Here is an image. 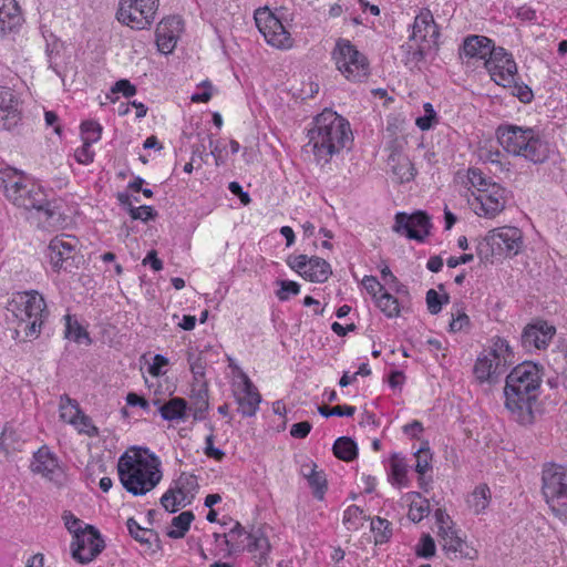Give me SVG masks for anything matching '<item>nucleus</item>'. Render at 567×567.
<instances>
[{"mask_svg": "<svg viewBox=\"0 0 567 567\" xmlns=\"http://www.w3.org/2000/svg\"><path fill=\"white\" fill-rule=\"evenodd\" d=\"M542 370L530 361L517 364L506 377L505 406L519 424H532L533 406L539 396Z\"/></svg>", "mask_w": 567, "mask_h": 567, "instance_id": "f257e3e1", "label": "nucleus"}, {"mask_svg": "<svg viewBox=\"0 0 567 567\" xmlns=\"http://www.w3.org/2000/svg\"><path fill=\"white\" fill-rule=\"evenodd\" d=\"M309 143L318 162L328 163L330 158L352 142L349 122L337 112L326 109L312 121L308 131Z\"/></svg>", "mask_w": 567, "mask_h": 567, "instance_id": "f03ea898", "label": "nucleus"}, {"mask_svg": "<svg viewBox=\"0 0 567 567\" xmlns=\"http://www.w3.org/2000/svg\"><path fill=\"white\" fill-rule=\"evenodd\" d=\"M147 457L124 453L117 463V473L123 487L134 496H142L157 486L162 480L161 460L148 449Z\"/></svg>", "mask_w": 567, "mask_h": 567, "instance_id": "7ed1b4c3", "label": "nucleus"}, {"mask_svg": "<svg viewBox=\"0 0 567 567\" xmlns=\"http://www.w3.org/2000/svg\"><path fill=\"white\" fill-rule=\"evenodd\" d=\"M0 187L14 206L25 210L43 213L47 219L54 216V209L48 199L45 189L13 168L0 171Z\"/></svg>", "mask_w": 567, "mask_h": 567, "instance_id": "20e7f679", "label": "nucleus"}, {"mask_svg": "<svg viewBox=\"0 0 567 567\" xmlns=\"http://www.w3.org/2000/svg\"><path fill=\"white\" fill-rule=\"evenodd\" d=\"M496 137L503 148L514 155L520 156L533 164H543L549 158V143L539 130L514 124L499 125Z\"/></svg>", "mask_w": 567, "mask_h": 567, "instance_id": "39448f33", "label": "nucleus"}, {"mask_svg": "<svg viewBox=\"0 0 567 567\" xmlns=\"http://www.w3.org/2000/svg\"><path fill=\"white\" fill-rule=\"evenodd\" d=\"M7 310L12 313L18 326H24L27 338H38L49 311L41 293L37 290L17 292L9 300Z\"/></svg>", "mask_w": 567, "mask_h": 567, "instance_id": "423d86ee", "label": "nucleus"}, {"mask_svg": "<svg viewBox=\"0 0 567 567\" xmlns=\"http://www.w3.org/2000/svg\"><path fill=\"white\" fill-rule=\"evenodd\" d=\"M542 494L551 513L567 523V470L555 463L544 464Z\"/></svg>", "mask_w": 567, "mask_h": 567, "instance_id": "0eeeda50", "label": "nucleus"}, {"mask_svg": "<svg viewBox=\"0 0 567 567\" xmlns=\"http://www.w3.org/2000/svg\"><path fill=\"white\" fill-rule=\"evenodd\" d=\"M523 245L522 231L516 227H502L489 230L476 245V255L481 261H488L494 256H515Z\"/></svg>", "mask_w": 567, "mask_h": 567, "instance_id": "6e6552de", "label": "nucleus"}, {"mask_svg": "<svg viewBox=\"0 0 567 567\" xmlns=\"http://www.w3.org/2000/svg\"><path fill=\"white\" fill-rule=\"evenodd\" d=\"M331 55L347 80L360 82L369 75L368 59L349 40L338 39Z\"/></svg>", "mask_w": 567, "mask_h": 567, "instance_id": "1a4fd4ad", "label": "nucleus"}, {"mask_svg": "<svg viewBox=\"0 0 567 567\" xmlns=\"http://www.w3.org/2000/svg\"><path fill=\"white\" fill-rule=\"evenodd\" d=\"M159 0H120L117 20L137 30L148 29L154 22Z\"/></svg>", "mask_w": 567, "mask_h": 567, "instance_id": "9d476101", "label": "nucleus"}, {"mask_svg": "<svg viewBox=\"0 0 567 567\" xmlns=\"http://www.w3.org/2000/svg\"><path fill=\"white\" fill-rule=\"evenodd\" d=\"M105 548V542L100 530L93 525L85 524L83 532L76 534L71 543V556L79 564L93 561Z\"/></svg>", "mask_w": 567, "mask_h": 567, "instance_id": "9b49d317", "label": "nucleus"}, {"mask_svg": "<svg viewBox=\"0 0 567 567\" xmlns=\"http://www.w3.org/2000/svg\"><path fill=\"white\" fill-rule=\"evenodd\" d=\"M255 22L267 43L278 49H288L292 45L290 33L281 20L268 8H259L255 12Z\"/></svg>", "mask_w": 567, "mask_h": 567, "instance_id": "f8f14e48", "label": "nucleus"}, {"mask_svg": "<svg viewBox=\"0 0 567 567\" xmlns=\"http://www.w3.org/2000/svg\"><path fill=\"white\" fill-rule=\"evenodd\" d=\"M432 228L431 218L424 210H416L412 214L399 212L394 216L392 230L404 235L409 239L423 243L430 235Z\"/></svg>", "mask_w": 567, "mask_h": 567, "instance_id": "ddd939ff", "label": "nucleus"}, {"mask_svg": "<svg viewBox=\"0 0 567 567\" xmlns=\"http://www.w3.org/2000/svg\"><path fill=\"white\" fill-rule=\"evenodd\" d=\"M247 544L243 542H230L225 537V546L227 547L226 557L243 553L247 550L258 558L259 563H264L270 551V543L261 528H252L246 535Z\"/></svg>", "mask_w": 567, "mask_h": 567, "instance_id": "4468645a", "label": "nucleus"}, {"mask_svg": "<svg viewBox=\"0 0 567 567\" xmlns=\"http://www.w3.org/2000/svg\"><path fill=\"white\" fill-rule=\"evenodd\" d=\"M509 192L502 185H492L491 188L481 189L475 196L478 206L474 208L478 216L493 218L504 210Z\"/></svg>", "mask_w": 567, "mask_h": 567, "instance_id": "2eb2a0df", "label": "nucleus"}, {"mask_svg": "<svg viewBox=\"0 0 567 567\" xmlns=\"http://www.w3.org/2000/svg\"><path fill=\"white\" fill-rule=\"evenodd\" d=\"M69 238L65 235L56 236L48 246V257L55 271L71 272L74 267L75 246Z\"/></svg>", "mask_w": 567, "mask_h": 567, "instance_id": "dca6fc26", "label": "nucleus"}, {"mask_svg": "<svg viewBox=\"0 0 567 567\" xmlns=\"http://www.w3.org/2000/svg\"><path fill=\"white\" fill-rule=\"evenodd\" d=\"M439 536L443 550L450 558L475 559L477 557V550L471 547L453 526H441Z\"/></svg>", "mask_w": 567, "mask_h": 567, "instance_id": "f3484780", "label": "nucleus"}, {"mask_svg": "<svg viewBox=\"0 0 567 567\" xmlns=\"http://www.w3.org/2000/svg\"><path fill=\"white\" fill-rule=\"evenodd\" d=\"M555 332V327L544 321L527 324L522 332L520 344L526 352L545 349Z\"/></svg>", "mask_w": 567, "mask_h": 567, "instance_id": "a211bd4d", "label": "nucleus"}, {"mask_svg": "<svg viewBox=\"0 0 567 567\" xmlns=\"http://www.w3.org/2000/svg\"><path fill=\"white\" fill-rule=\"evenodd\" d=\"M21 121L19 101L7 86L0 85V130H12Z\"/></svg>", "mask_w": 567, "mask_h": 567, "instance_id": "6ab92c4d", "label": "nucleus"}, {"mask_svg": "<svg viewBox=\"0 0 567 567\" xmlns=\"http://www.w3.org/2000/svg\"><path fill=\"white\" fill-rule=\"evenodd\" d=\"M504 371L505 368L496 360V354L491 351L480 355L473 368V373L480 383L496 382Z\"/></svg>", "mask_w": 567, "mask_h": 567, "instance_id": "aec40b11", "label": "nucleus"}, {"mask_svg": "<svg viewBox=\"0 0 567 567\" xmlns=\"http://www.w3.org/2000/svg\"><path fill=\"white\" fill-rule=\"evenodd\" d=\"M243 395L237 396L238 411L243 416H254L261 402V395L257 386L251 382L247 374L243 373Z\"/></svg>", "mask_w": 567, "mask_h": 567, "instance_id": "412c9836", "label": "nucleus"}, {"mask_svg": "<svg viewBox=\"0 0 567 567\" xmlns=\"http://www.w3.org/2000/svg\"><path fill=\"white\" fill-rule=\"evenodd\" d=\"M489 48H492V40L487 37L468 35L463 41V45L460 50V56L485 61L487 53H491Z\"/></svg>", "mask_w": 567, "mask_h": 567, "instance_id": "4be33fe9", "label": "nucleus"}, {"mask_svg": "<svg viewBox=\"0 0 567 567\" xmlns=\"http://www.w3.org/2000/svg\"><path fill=\"white\" fill-rule=\"evenodd\" d=\"M58 466L56 457L47 446L40 447L33 454V461L30 465L33 473L41 474L49 480L53 478V474Z\"/></svg>", "mask_w": 567, "mask_h": 567, "instance_id": "5701e85b", "label": "nucleus"}, {"mask_svg": "<svg viewBox=\"0 0 567 567\" xmlns=\"http://www.w3.org/2000/svg\"><path fill=\"white\" fill-rule=\"evenodd\" d=\"M7 7L0 10V35L17 31L23 21L20 7L16 0H6Z\"/></svg>", "mask_w": 567, "mask_h": 567, "instance_id": "b1692460", "label": "nucleus"}, {"mask_svg": "<svg viewBox=\"0 0 567 567\" xmlns=\"http://www.w3.org/2000/svg\"><path fill=\"white\" fill-rule=\"evenodd\" d=\"M388 164L391 166L393 175L400 183L412 181L416 174L414 165L405 155L392 153L388 158Z\"/></svg>", "mask_w": 567, "mask_h": 567, "instance_id": "393cba45", "label": "nucleus"}, {"mask_svg": "<svg viewBox=\"0 0 567 567\" xmlns=\"http://www.w3.org/2000/svg\"><path fill=\"white\" fill-rule=\"evenodd\" d=\"M332 275L330 264L318 256L310 257L309 264H307L306 270H303L302 278L311 282H326Z\"/></svg>", "mask_w": 567, "mask_h": 567, "instance_id": "a878e982", "label": "nucleus"}, {"mask_svg": "<svg viewBox=\"0 0 567 567\" xmlns=\"http://www.w3.org/2000/svg\"><path fill=\"white\" fill-rule=\"evenodd\" d=\"M492 80L504 87L512 86L514 75L517 74V65L513 56L504 58L501 63L495 64V70L488 71Z\"/></svg>", "mask_w": 567, "mask_h": 567, "instance_id": "bb28decb", "label": "nucleus"}, {"mask_svg": "<svg viewBox=\"0 0 567 567\" xmlns=\"http://www.w3.org/2000/svg\"><path fill=\"white\" fill-rule=\"evenodd\" d=\"M158 405L161 416L166 421L184 420L187 411V402L183 398H172L168 402L161 404L157 399L154 401Z\"/></svg>", "mask_w": 567, "mask_h": 567, "instance_id": "cd10ccee", "label": "nucleus"}, {"mask_svg": "<svg viewBox=\"0 0 567 567\" xmlns=\"http://www.w3.org/2000/svg\"><path fill=\"white\" fill-rule=\"evenodd\" d=\"M192 408L194 410V419L195 420H204L205 413L209 408L208 402V388L206 382L199 383L197 381L196 384L193 385L192 393Z\"/></svg>", "mask_w": 567, "mask_h": 567, "instance_id": "c85d7f7f", "label": "nucleus"}, {"mask_svg": "<svg viewBox=\"0 0 567 567\" xmlns=\"http://www.w3.org/2000/svg\"><path fill=\"white\" fill-rule=\"evenodd\" d=\"M435 21L431 11L423 9L414 19V23L412 25V34L409 39L416 40L420 38L421 41H426L430 30H432Z\"/></svg>", "mask_w": 567, "mask_h": 567, "instance_id": "c756f323", "label": "nucleus"}, {"mask_svg": "<svg viewBox=\"0 0 567 567\" xmlns=\"http://www.w3.org/2000/svg\"><path fill=\"white\" fill-rule=\"evenodd\" d=\"M491 501V491L486 484H481L467 496L468 508L476 515L483 513Z\"/></svg>", "mask_w": 567, "mask_h": 567, "instance_id": "7c9ffc66", "label": "nucleus"}, {"mask_svg": "<svg viewBox=\"0 0 567 567\" xmlns=\"http://www.w3.org/2000/svg\"><path fill=\"white\" fill-rule=\"evenodd\" d=\"M173 488L183 502H186L187 499H190L192 502L195 496V492L199 488L197 476L183 472L175 481V487Z\"/></svg>", "mask_w": 567, "mask_h": 567, "instance_id": "2f4dec72", "label": "nucleus"}, {"mask_svg": "<svg viewBox=\"0 0 567 567\" xmlns=\"http://www.w3.org/2000/svg\"><path fill=\"white\" fill-rule=\"evenodd\" d=\"M333 454L343 462H351L358 456V445L349 436L338 437L332 446Z\"/></svg>", "mask_w": 567, "mask_h": 567, "instance_id": "473e14b6", "label": "nucleus"}, {"mask_svg": "<svg viewBox=\"0 0 567 567\" xmlns=\"http://www.w3.org/2000/svg\"><path fill=\"white\" fill-rule=\"evenodd\" d=\"M65 320V329L64 337L69 340H72L76 343H81L82 340H85L87 344L92 342L89 332L74 319L71 315L64 316Z\"/></svg>", "mask_w": 567, "mask_h": 567, "instance_id": "72a5a7b5", "label": "nucleus"}, {"mask_svg": "<svg viewBox=\"0 0 567 567\" xmlns=\"http://www.w3.org/2000/svg\"><path fill=\"white\" fill-rule=\"evenodd\" d=\"M126 526L130 535L141 544L151 545L152 538H154L155 542L157 543V547H159L158 534L155 530L141 527L140 524L133 517L127 519Z\"/></svg>", "mask_w": 567, "mask_h": 567, "instance_id": "f704fd0d", "label": "nucleus"}, {"mask_svg": "<svg viewBox=\"0 0 567 567\" xmlns=\"http://www.w3.org/2000/svg\"><path fill=\"white\" fill-rule=\"evenodd\" d=\"M194 518L195 516L190 511L183 512L178 516H175L172 519V526L174 528L167 532V536L173 539L183 538L188 532Z\"/></svg>", "mask_w": 567, "mask_h": 567, "instance_id": "c9c22d12", "label": "nucleus"}, {"mask_svg": "<svg viewBox=\"0 0 567 567\" xmlns=\"http://www.w3.org/2000/svg\"><path fill=\"white\" fill-rule=\"evenodd\" d=\"M81 413L82 410L76 400L71 399L68 394H63L60 398V417L63 421L70 424L75 423Z\"/></svg>", "mask_w": 567, "mask_h": 567, "instance_id": "e433bc0d", "label": "nucleus"}, {"mask_svg": "<svg viewBox=\"0 0 567 567\" xmlns=\"http://www.w3.org/2000/svg\"><path fill=\"white\" fill-rule=\"evenodd\" d=\"M377 307L388 317L396 318L400 316L401 308L398 299L386 290L375 298Z\"/></svg>", "mask_w": 567, "mask_h": 567, "instance_id": "4c0bfd02", "label": "nucleus"}, {"mask_svg": "<svg viewBox=\"0 0 567 567\" xmlns=\"http://www.w3.org/2000/svg\"><path fill=\"white\" fill-rule=\"evenodd\" d=\"M305 478L311 487L313 496L318 499H322L327 491V478L323 471L311 470L305 472Z\"/></svg>", "mask_w": 567, "mask_h": 567, "instance_id": "58836bf2", "label": "nucleus"}, {"mask_svg": "<svg viewBox=\"0 0 567 567\" xmlns=\"http://www.w3.org/2000/svg\"><path fill=\"white\" fill-rule=\"evenodd\" d=\"M371 530L374 533L375 545L388 543L392 536L391 523L379 516L371 519Z\"/></svg>", "mask_w": 567, "mask_h": 567, "instance_id": "ea45409f", "label": "nucleus"}, {"mask_svg": "<svg viewBox=\"0 0 567 567\" xmlns=\"http://www.w3.org/2000/svg\"><path fill=\"white\" fill-rule=\"evenodd\" d=\"M491 352L496 354V360L502 363L503 368L513 363L514 353L507 340L497 337Z\"/></svg>", "mask_w": 567, "mask_h": 567, "instance_id": "a19ab883", "label": "nucleus"}, {"mask_svg": "<svg viewBox=\"0 0 567 567\" xmlns=\"http://www.w3.org/2000/svg\"><path fill=\"white\" fill-rule=\"evenodd\" d=\"M155 35L158 51L164 54L172 53L176 47L178 34L171 33L166 30H159V28L156 27Z\"/></svg>", "mask_w": 567, "mask_h": 567, "instance_id": "79ce46f5", "label": "nucleus"}, {"mask_svg": "<svg viewBox=\"0 0 567 567\" xmlns=\"http://www.w3.org/2000/svg\"><path fill=\"white\" fill-rule=\"evenodd\" d=\"M176 491L172 487L168 488L161 497L162 506L169 513H175L179 507H186L190 504V499L183 502L181 497H177Z\"/></svg>", "mask_w": 567, "mask_h": 567, "instance_id": "37998d69", "label": "nucleus"}, {"mask_svg": "<svg viewBox=\"0 0 567 567\" xmlns=\"http://www.w3.org/2000/svg\"><path fill=\"white\" fill-rule=\"evenodd\" d=\"M414 495L420 498V502H412L409 509V518L414 522H421L425 516L430 513L429 501L421 497L420 493H414Z\"/></svg>", "mask_w": 567, "mask_h": 567, "instance_id": "c03bdc74", "label": "nucleus"}, {"mask_svg": "<svg viewBox=\"0 0 567 567\" xmlns=\"http://www.w3.org/2000/svg\"><path fill=\"white\" fill-rule=\"evenodd\" d=\"M467 178L472 186L476 188L477 194H481V189L491 188L492 185H497L489 177H486L480 168L472 167L467 172Z\"/></svg>", "mask_w": 567, "mask_h": 567, "instance_id": "a18cd8bd", "label": "nucleus"}, {"mask_svg": "<svg viewBox=\"0 0 567 567\" xmlns=\"http://www.w3.org/2000/svg\"><path fill=\"white\" fill-rule=\"evenodd\" d=\"M82 140L89 143H95L101 138L102 126L92 120L84 121L81 124Z\"/></svg>", "mask_w": 567, "mask_h": 567, "instance_id": "49530a36", "label": "nucleus"}, {"mask_svg": "<svg viewBox=\"0 0 567 567\" xmlns=\"http://www.w3.org/2000/svg\"><path fill=\"white\" fill-rule=\"evenodd\" d=\"M414 456L416 458L415 472L422 476L431 468L432 453L430 451V447L427 445L421 446L414 453Z\"/></svg>", "mask_w": 567, "mask_h": 567, "instance_id": "de8ad7c7", "label": "nucleus"}, {"mask_svg": "<svg viewBox=\"0 0 567 567\" xmlns=\"http://www.w3.org/2000/svg\"><path fill=\"white\" fill-rule=\"evenodd\" d=\"M359 519H370L359 506L351 505L344 511L343 523L347 525L348 529H359V524L357 523Z\"/></svg>", "mask_w": 567, "mask_h": 567, "instance_id": "09e8293b", "label": "nucleus"}, {"mask_svg": "<svg viewBox=\"0 0 567 567\" xmlns=\"http://www.w3.org/2000/svg\"><path fill=\"white\" fill-rule=\"evenodd\" d=\"M424 115L416 118L415 124L421 131H427L437 123L436 112L431 103H424Z\"/></svg>", "mask_w": 567, "mask_h": 567, "instance_id": "8fccbe9b", "label": "nucleus"}, {"mask_svg": "<svg viewBox=\"0 0 567 567\" xmlns=\"http://www.w3.org/2000/svg\"><path fill=\"white\" fill-rule=\"evenodd\" d=\"M491 53H487V58L484 61V66L487 71L495 70V64L501 63L504 58L512 56L504 48L495 47L492 41V48H489Z\"/></svg>", "mask_w": 567, "mask_h": 567, "instance_id": "3c124183", "label": "nucleus"}, {"mask_svg": "<svg viewBox=\"0 0 567 567\" xmlns=\"http://www.w3.org/2000/svg\"><path fill=\"white\" fill-rule=\"evenodd\" d=\"M450 300L449 295L440 296L434 289L426 292V305L431 315H437L442 310V306Z\"/></svg>", "mask_w": 567, "mask_h": 567, "instance_id": "603ef678", "label": "nucleus"}, {"mask_svg": "<svg viewBox=\"0 0 567 567\" xmlns=\"http://www.w3.org/2000/svg\"><path fill=\"white\" fill-rule=\"evenodd\" d=\"M435 542L432 536L430 534H424L416 546V555L419 557L430 559L435 555Z\"/></svg>", "mask_w": 567, "mask_h": 567, "instance_id": "864d4df0", "label": "nucleus"}, {"mask_svg": "<svg viewBox=\"0 0 567 567\" xmlns=\"http://www.w3.org/2000/svg\"><path fill=\"white\" fill-rule=\"evenodd\" d=\"M280 289L277 290L276 296L280 301H287L290 296H296L300 292V285L292 280H279Z\"/></svg>", "mask_w": 567, "mask_h": 567, "instance_id": "5fc2aeb1", "label": "nucleus"}, {"mask_svg": "<svg viewBox=\"0 0 567 567\" xmlns=\"http://www.w3.org/2000/svg\"><path fill=\"white\" fill-rule=\"evenodd\" d=\"M391 475L395 483L402 485L406 477V464L404 460L393 454L391 457Z\"/></svg>", "mask_w": 567, "mask_h": 567, "instance_id": "6e6d98bb", "label": "nucleus"}, {"mask_svg": "<svg viewBox=\"0 0 567 567\" xmlns=\"http://www.w3.org/2000/svg\"><path fill=\"white\" fill-rule=\"evenodd\" d=\"M471 324L470 317L465 313L464 309L456 308L455 312L452 313V321L450 322V331L458 332Z\"/></svg>", "mask_w": 567, "mask_h": 567, "instance_id": "4d7b16f0", "label": "nucleus"}, {"mask_svg": "<svg viewBox=\"0 0 567 567\" xmlns=\"http://www.w3.org/2000/svg\"><path fill=\"white\" fill-rule=\"evenodd\" d=\"M128 214L132 219L142 220L144 223L148 220H154L158 215L157 212L152 206L147 205H143L140 207H131Z\"/></svg>", "mask_w": 567, "mask_h": 567, "instance_id": "13d9d810", "label": "nucleus"}, {"mask_svg": "<svg viewBox=\"0 0 567 567\" xmlns=\"http://www.w3.org/2000/svg\"><path fill=\"white\" fill-rule=\"evenodd\" d=\"M72 425H74L79 432L85 433L90 436H96L99 434V430L92 423L91 417L83 412L79 415V419L75 420V423H72Z\"/></svg>", "mask_w": 567, "mask_h": 567, "instance_id": "bf43d9fd", "label": "nucleus"}, {"mask_svg": "<svg viewBox=\"0 0 567 567\" xmlns=\"http://www.w3.org/2000/svg\"><path fill=\"white\" fill-rule=\"evenodd\" d=\"M157 28H159V30H166L171 33L179 35L183 30V21L178 16H169L163 18L157 24Z\"/></svg>", "mask_w": 567, "mask_h": 567, "instance_id": "052dcab7", "label": "nucleus"}, {"mask_svg": "<svg viewBox=\"0 0 567 567\" xmlns=\"http://www.w3.org/2000/svg\"><path fill=\"white\" fill-rule=\"evenodd\" d=\"M511 87H513L512 94L523 103H529L534 97L532 89L526 84L518 83L516 75H514V83Z\"/></svg>", "mask_w": 567, "mask_h": 567, "instance_id": "680f3d73", "label": "nucleus"}, {"mask_svg": "<svg viewBox=\"0 0 567 567\" xmlns=\"http://www.w3.org/2000/svg\"><path fill=\"white\" fill-rule=\"evenodd\" d=\"M286 261H287V265L292 270H295L302 277L303 270H306L307 264H309V261H310V257H308L307 255H303V254L297 255V256L290 255Z\"/></svg>", "mask_w": 567, "mask_h": 567, "instance_id": "e2e57ef3", "label": "nucleus"}, {"mask_svg": "<svg viewBox=\"0 0 567 567\" xmlns=\"http://www.w3.org/2000/svg\"><path fill=\"white\" fill-rule=\"evenodd\" d=\"M93 143H89L87 141L83 142V145L78 148L74 153V157L78 163L83 165H89L93 162L94 152L91 150V145Z\"/></svg>", "mask_w": 567, "mask_h": 567, "instance_id": "0e129e2a", "label": "nucleus"}, {"mask_svg": "<svg viewBox=\"0 0 567 567\" xmlns=\"http://www.w3.org/2000/svg\"><path fill=\"white\" fill-rule=\"evenodd\" d=\"M362 286L364 289L372 296V298L375 300L378 298V293H382L385 291L384 287L378 281V279L374 276H364L362 279Z\"/></svg>", "mask_w": 567, "mask_h": 567, "instance_id": "69168bd1", "label": "nucleus"}, {"mask_svg": "<svg viewBox=\"0 0 567 567\" xmlns=\"http://www.w3.org/2000/svg\"><path fill=\"white\" fill-rule=\"evenodd\" d=\"M64 524L66 529L72 534V539L75 537L76 534H80V532H83V522L75 517L72 513H65L63 515Z\"/></svg>", "mask_w": 567, "mask_h": 567, "instance_id": "338daca9", "label": "nucleus"}, {"mask_svg": "<svg viewBox=\"0 0 567 567\" xmlns=\"http://www.w3.org/2000/svg\"><path fill=\"white\" fill-rule=\"evenodd\" d=\"M112 92L122 93L125 97H132L136 94V87L128 80L122 79L115 82Z\"/></svg>", "mask_w": 567, "mask_h": 567, "instance_id": "774afa93", "label": "nucleus"}]
</instances>
